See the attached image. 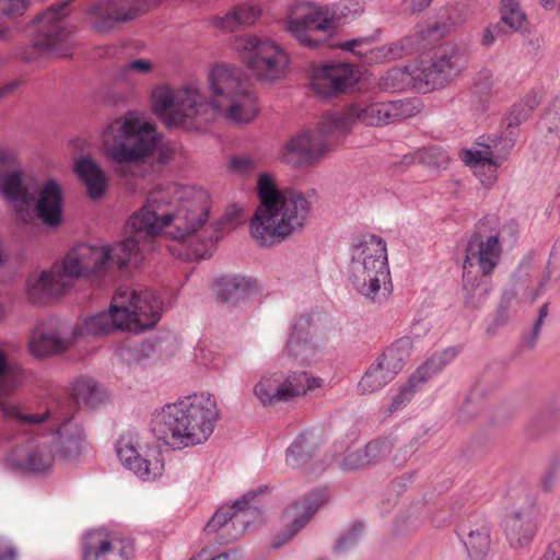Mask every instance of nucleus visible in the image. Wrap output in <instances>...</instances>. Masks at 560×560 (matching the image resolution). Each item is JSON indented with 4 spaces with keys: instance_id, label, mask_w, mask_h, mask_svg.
<instances>
[{
    "instance_id": "f257e3e1",
    "label": "nucleus",
    "mask_w": 560,
    "mask_h": 560,
    "mask_svg": "<svg viewBox=\"0 0 560 560\" xmlns=\"http://www.w3.org/2000/svg\"><path fill=\"white\" fill-rule=\"evenodd\" d=\"M209 195L202 188L177 183L156 185L143 206L127 221L131 234L115 245L77 244L46 270L26 279V295L34 304L68 293L78 280L101 283L113 266H127L141 250L140 241L156 237L184 241L209 219Z\"/></svg>"
},
{
    "instance_id": "f03ea898",
    "label": "nucleus",
    "mask_w": 560,
    "mask_h": 560,
    "mask_svg": "<svg viewBox=\"0 0 560 560\" xmlns=\"http://www.w3.org/2000/svg\"><path fill=\"white\" fill-rule=\"evenodd\" d=\"M207 83L209 98L194 81L178 89L156 85L151 93L153 113L167 127L194 131L205 130L214 114L236 125L250 124L258 117V97L236 67L228 63L212 66Z\"/></svg>"
},
{
    "instance_id": "7ed1b4c3",
    "label": "nucleus",
    "mask_w": 560,
    "mask_h": 560,
    "mask_svg": "<svg viewBox=\"0 0 560 560\" xmlns=\"http://www.w3.org/2000/svg\"><path fill=\"white\" fill-rule=\"evenodd\" d=\"M284 27L303 47L318 49L325 45L335 46L329 44V39L335 34L336 22L326 5L295 1L284 18ZM439 31L436 24L418 25L413 34L386 46L372 48L369 39H352L336 46L353 52L364 62H382L419 51Z\"/></svg>"
},
{
    "instance_id": "20e7f679",
    "label": "nucleus",
    "mask_w": 560,
    "mask_h": 560,
    "mask_svg": "<svg viewBox=\"0 0 560 560\" xmlns=\"http://www.w3.org/2000/svg\"><path fill=\"white\" fill-rule=\"evenodd\" d=\"M257 206L249 222V234L260 245L271 247L301 232L312 211L310 196L280 189L275 176L260 174L257 179Z\"/></svg>"
},
{
    "instance_id": "39448f33",
    "label": "nucleus",
    "mask_w": 560,
    "mask_h": 560,
    "mask_svg": "<svg viewBox=\"0 0 560 560\" xmlns=\"http://www.w3.org/2000/svg\"><path fill=\"white\" fill-rule=\"evenodd\" d=\"M14 149L0 147V194L12 206L20 221L32 223L37 217L45 225L56 228L62 221V188L48 178L42 183L25 179L14 167Z\"/></svg>"
},
{
    "instance_id": "423d86ee",
    "label": "nucleus",
    "mask_w": 560,
    "mask_h": 560,
    "mask_svg": "<svg viewBox=\"0 0 560 560\" xmlns=\"http://www.w3.org/2000/svg\"><path fill=\"white\" fill-rule=\"evenodd\" d=\"M220 419L213 395L200 392L165 405L152 420L154 435L174 450L205 443Z\"/></svg>"
},
{
    "instance_id": "0eeeda50",
    "label": "nucleus",
    "mask_w": 560,
    "mask_h": 560,
    "mask_svg": "<svg viewBox=\"0 0 560 560\" xmlns=\"http://www.w3.org/2000/svg\"><path fill=\"white\" fill-rule=\"evenodd\" d=\"M162 302L148 289H118L107 312L88 316L72 329V340L108 335L115 330L139 332L156 325Z\"/></svg>"
},
{
    "instance_id": "6e6552de",
    "label": "nucleus",
    "mask_w": 560,
    "mask_h": 560,
    "mask_svg": "<svg viewBox=\"0 0 560 560\" xmlns=\"http://www.w3.org/2000/svg\"><path fill=\"white\" fill-rule=\"evenodd\" d=\"M158 141L153 124L136 112L112 120L102 133L104 151L115 163L116 173L124 178L145 174Z\"/></svg>"
},
{
    "instance_id": "1a4fd4ad",
    "label": "nucleus",
    "mask_w": 560,
    "mask_h": 560,
    "mask_svg": "<svg viewBox=\"0 0 560 560\" xmlns=\"http://www.w3.org/2000/svg\"><path fill=\"white\" fill-rule=\"evenodd\" d=\"M7 419L49 433L56 452L65 458H77L84 451L85 435L82 428L72 420L73 409L68 401L50 404L45 411L28 412L22 406L9 401L0 405Z\"/></svg>"
},
{
    "instance_id": "9d476101",
    "label": "nucleus",
    "mask_w": 560,
    "mask_h": 560,
    "mask_svg": "<svg viewBox=\"0 0 560 560\" xmlns=\"http://www.w3.org/2000/svg\"><path fill=\"white\" fill-rule=\"evenodd\" d=\"M349 275L361 295L372 301L386 299L392 290L386 242L370 235L353 245Z\"/></svg>"
},
{
    "instance_id": "9b49d317",
    "label": "nucleus",
    "mask_w": 560,
    "mask_h": 560,
    "mask_svg": "<svg viewBox=\"0 0 560 560\" xmlns=\"http://www.w3.org/2000/svg\"><path fill=\"white\" fill-rule=\"evenodd\" d=\"M502 254L499 234L482 238L474 235L466 247L463 264V282L466 304L479 307L490 290L486 279L498 266Z\"/></svg>"
},
{
    "instance_id": "f8f14e48",
    "label": "nucleus",
    "mask_w": 560,
    "mask_h": 560,
    "mask_svg": "<svg viewBox=\"0 0 560 560\" xmlns=\"http://www.w3.org/2000/svg\"><path fill=\"white\" fill-rule=\"evenodd\" d=\"M233 49L253 74L262 82L283 79L290 68V55L278 42L257 35H242L233 40Z\"/></svg>"
},
{
    "instance_id": "ddd939ff",
    "label": "nucleus",
    "mask_w": 560,
    "mask_h": 560,
    "mask_svg": "<svg viewBox=\"0 0 560 560\" xmlns=\"http://www.w3.org/2000/svg\"><path fill=\"white\" fill-rule=\"evenodd\" d=\"M418 112L419 102L417 100L358 102L349 105L342 112L330 113V118L325 124H328L330 128L339 129V133L345 136L357 121L368 126H382L411 117Z\"/></svg>"
},
{
    "instance_id": "4468645a",
    "label": "nucleus",
    "mask_w": 560,
    "mask_h": 560,
    "mask_svg": "<svg viewBox=\"0 0 560 560\" xmlns=\"http://www.w3.org/2000/svg\"><path fill=\"white\" fill-rule=\"evenodd\" d=\"M327 114L315 128H304L290 136L279 150V160L293 168H310L318 165L330 152L329 137L340 135L339 129L325 124Z\"/></svg>"
},
{
    "instance_id": "2eb2a0df",
    "label": "nucleus",
    "mask_w": 560,
    "mask_h": 560,
    "mask_svg": "<svg viewBox=\"0 0 560 560\" xmlns=\"http://www.w3.org/2000/svg\"><path fill=\"white\" fill-rule=\"evenodd\" d=\"M323 384L320 377L306 372H266L254 385L253 393L264 407H270L303 396Z\"/></svg>"
},
{
    "instance_id": "dca6fc26",
    "label": "nucleus",
    "mask_w": 560,
    "mask_h": 560,
    "mask_svg": "<svg viewBox=\"0 0 560 560\" xmlns=\"http://www.w3.org/2000/svg\"><path fill=\"white\" fill-rule=\"evenodd\" d=\"M116 454L121 465L143 481L155 480L164 471L161 453L153 446L142 443L139 434L128 431L119 435Z\"/></svg>"
},
{
    "instance_id": "f3484780",
    "label": "nucleus",
    "mask_w": 560,
    "mask_h": 560,
    "mask_svg": "<svg viewBox=\"0 0 560 560\" xmlns=\"http://www.w3.org/2000/svg\"><path fill=\"white\" fill-rule=\"evenodd\" d=\"M265 488L246 492L241 500L232 505H223L218 509L212 518L207 523L205 530L208 534L218 533L224 541H232L241 537L249 525L260 518V512L250 502L262 493Z\"/></svg>"
},
{
    "instance_id": "a211bd4d",
    "label": "nucleus",
    "mask_w": 560,
    "mask_h": 560,
    "mask_svg": "<svg viewBox=\"0 0 560 560\" xmlns=\"http://www.w3.org/2000/svg\"><path fill=\"white\" fill-rule=\"evenodd\" d=\"M66 5L67 3H60L52 7L35 21L34 44L48 56L67 57L72 50L71 30L65 20Z\"/></svg>"
},
{
    "instance_id": "6ab92c4d",
    "label": "nucleus",
    "mask_w": 560,
    "mask_h": 560,
    "mask_svg": "<svg viewBox=\"0 0 560 560\" xmlns=\"http://www.w3.org/2000/svg\"><path fill=\"white\" fill-rule=\"evenodd\" d=\"M466 58L460 48L454 43H444L433 52L428 65L422 61L420 72L416 78L424 91L444 88L465 68Z\"/></svg>"
},
{
    "instance_id": "aec40b11",
    "label": "nucleus",
    "mask_w": 560,
    "mask_h": 560,
    "mask_svg": "<svg viewBox=\"0 0 560 560\" xmlns=\"http://www.w3.org/2000/svg\"><path fill=\"white\" fill-rule=\"evenodd\" d=\"M360 78V72L346 62H326L313 67L311 86L319 97L326 98L345 93Z\"/></svg>"
},
{
    "instance_id": "412c9836",
    "label": "nucleus",
    "mask_w": 560,
    "mask_h": 560,
    "mask_svg": "<svg viewBox=\"0 0 560 560\" xmlns=\"http://www.w3.org/2000/svg\"><path fill=\"white\" fill-rule=\"evenodd\" d=\"M54 452L46 436L26 439L16 444L7 455L5 464L20 471L43 474L52 466Z\"/></svg>"
},
{
    "instance_id": "4be33fe9",
    "label": "nucleus",
    "mask_w": 560,
    "mask_h": 560,
    "mask_svg": "<svg viewBox=\"0 0 560 560\" xmlns=\"http://www.w3.org/2000/svg\"><path fill=\"white\" fill-rule=\"evenodd\" d=\"M130 544L104 528L88 532L82 542V560H129Z\"/></svg>"
},
{
    "instance_id": "5701e85b",
    "label": "nucleus",
    "mask_w": 560,
    "mask_h": 560,
    "mask_svg": "<svg viewBox=\"0 0 560 560\" xmlns=\"http://www.w3.org/2000/svg\"><path fill=\"white\" fill-rule=\"evenodd\" d=\"M161 0H139L140 4L135 5L132 0H110L105 4L95 5L90 11L93 28L104 33L110 31L119 22L133 19L140 11H144Z\"/></svg>"
},
{
    "instance_id": "b1692460",
    "label": "nucleus",
    "mask_w": 560,
    "mask_h": 560,
    "mask_svg": "<svg viewBox=\"0 0 560 560\" xmlns=\"http://www.w3.org/2000/svg\"><path fill=\"white\" fill-rule=\"evenodd\" d=\"M455 355L456 351L454 349H445L432 355L425 363L418 368L408 383L401 386L392 397V402L388 407L389 411L394 412L404 408L412 399L415 393L421 385L440 372Z\"/></svg>"
},
{
    "instance_id": "393cba45",
    "label": "nucleus",
    "mask_w": 560,
    "mask_h": 560,
    "mask_svg": "<svg viewBox=\"0 0 560 560\" xmlns=\"http://www.w3.org/2000/svg\"><path fill=\"white\" fill-rule=\"evenodd\" d=\"M428 332L425 325L417 323L409 335L393 342L378 359L394 375L402 370L416 351L423 350L422 337Z\"/></svg>"
},
{
    "instance_id": "a878e982",
    "label": "nucleus",
    "mask_w": 560,
    "mask_h": 560,
    "mask_svg": "<svg viewBox=\"0 0 560 560\" xmlns=\"http://www.w3.org/2000/svg\"><path fill=\"white\" fill-rule=\"evenodd\" d=\"M459 158L469 166L481 184L486 187L494 185L498 178V167L502 161L494 155L490 145L476 144L459 152Z\"/></svg>"
},
{
    "instance_id": "bb28decb",
    "label": "nucleus",
    "mask_w": 560,
    "mask_h": 560,
    "mask_svg": "<svg viewBox=\"0 0 560 560\" xmlns=\"http://www.w3.org/2000/svg\"><path fill=\"white\" fill-rule=\"evenodd\" d=\"M287 354L301 365H312L322 359L320 347L311 335L306 319L294 324L287 342Z\"/></svg>"
},
{
    "instance_id": "cd10ccee",
    "label": "nucleus",
    "mask_w": 560,
    "mask_h": 560,
    "mask_svg": "<svg viewBox=\"0 0 560 560\" xmlns=\"http://www.w3.org/2000/svg\"><path fill=\"white\" fill-rule=\"evenodd\" d=\"M537 523L529 508H513L504 520V534L510 546L515 549L528 547L536 536Z\"/></svg>"
},
{
    "instance_id": "c85d7f7f",
    "label": "nucleus",
    "mask_w": 560,
    "mask_h": 560,
    "mask_svg": "<svg viewBox=\"0 0 560 560\" xmlns=\"http://www.w3.org/2000/svg\"><path fill=\"white\" fill-rule=\"evenodd\" d=\"M462 541L470 560H485L491 550V529L489 523L478 516H471L459 527Z\"/></svg>"
},
{
    "instance_id": "c756f323",
    "label": "nucleus",
    "mask_w": 560,
    "mask_h": 560,
    "mask_svg": "<svg viewBox=\"0 0 560 560\" xmlns=\"http://www.w3.org/2000/svg\"><path fill=\"white\" fill-rule=\"evenodd\" d=\"M72 339L60 336L59 324L49 319L40 322L32 332L30 350L35 357L42 358L66 351Z\"/></svg>"
},
{
    "instance_id": "7c9ffc66",
    "label": "nucleus",
    "mask_w": 560,
    "mask_h": 560,
    "mask_svg": "<svg viewBox=\"0 0 560 560\" xmlns=\"http://www.w3.org/2000/svg\"><path fill=\"white\" fill-rule=\"evenodd\" d=\"M325 490L312 492L308 497L289 505L283 513V521L289 529V537H293L312 518L316 511L327 502Z\"/></svg>"
},
{
    "instance_id": "2f4dec72",
    "label": "nucleus",
    "mask_w": 560,
    "mask_h": 560,
    "mask_svg": "<svg viewBox=\"0 0 560 560\" xmlns=\"http://www.w3.org/2000/svg\"><path fill=\"white\" fill-rule=\"evenodd\" d=\"M79 177L86 186L88 194L93 199L101 198L107 189V177L104 171L92 159H80L74 166Z\"/></svg>"
},
{
    "instance_id": "473e14b6",
    "label": "nucleus",
    "mask_w": 560,
    "mask_h": 560,
    "mask_svg": "<svg viewBox=\"0 0 560 560\" xmlns=\"http://www.w3.org/2000/svg\"><path fill=\"white\" fill-rule=\"evenodd\" d=\"M261 14V9L252 2H244L234 7L224 16L214 19V24L225 32H232L242 25H252Z\"/></svg>"
},
{
    "instance_id": "72a5a7b5",
    "label": "nucleus",
    "mask_w": 560,
    "mask_h": 560,
    "mask_svg": "<svg viewBox=\"0 0 560 560\" xmlns=\"http://www.w3.org/2000/svg\"><path fill=\"white\" fill-rule=\"evenodd\" d=\"M218 295L223 302L237 303L255 290V282L244 277L224 278L219 283Z\"/></svg>"
},
{
    "instance_id": "f704fd0d",
    "label": "nucleus",
    "mask_w": 560,
    "mask_h": 560,
    "mask_svg": "<svg viewBox=\"0 0 560 560\" xmlns=\"http://www.w3.org/2000/svg\"><path fill=\"white\" fill-rule=\"evenodd\" d=\"M395 375L377 360L362 376L358 389L362 395L372 394L383 388Z\"/></svg>"
},
{
    "instance_id": "c9c22d12",
    "label": "nucleus",
    "mask_w": 560,
    "mask_h": 560,
    "mask_svg": "<svg viewBox=\"0 0 560 560\" xmlns=\"http://www.w3.org/2000/svg\"><path fill=\"white\" fill-rule=\"evenodd\" d=\"M501 21L514 32H523L527 28V16L523 11L520 0H500Z\"/></svg>"
},
{
    "instance_id": "e433bc0d",
    "label": "nucleus",
    "mask_w": 560,
    "mask_h": 560,
    "mask_svg": "<svg viewBox=\"0 0 560 560\" xmlns=\"http://www.w3.org/2000/svg\"><path fill=\"white\" fill-rule=\"evenodd\" d=\"M72 396L77 402L94 407L103 400L104 392L94 380L83 377L74 382Z\"/></svg>"
},
{
    "instance_id": "4c0bfd02",
    "label": "nucleus",
    "mask_w": 560,
    "mask_h": 560,
    "mask_svg": "<svg viewBox=\"0 0 560 560\" xmlns=\"http://www.w3.org/2000/svg\"><path fill=\"white\" fill-rule=\"evenodd\" d=\"M419 72V67L408 66L404 68H393L382 78V85L385 89L401 90L410 81H413L419 89L423 90V85H421L416 78V74Z\"/></svg>"
},
{
    "instance_id": "58836bf2",
    "label": "nucleus",
    "mask_w": 560,
    "mask_h": 560,
    "mask_svg": "<svg viewBox=\"0 0 560 560\" xmlns=\"http://www.w3.org/2000/svg\"><path fill=\"white\" fill-rule=\"evenodd\" d=\"M28 3L30 0H0V39H5L9 35L8 20L23 15Z\"/></svg>"
},
{
    "instance_id": "ea45409f",
    "label": "nucleus",
    "mask_w": 560,
    "mask_h": 560,
    "mask_svg": "<svg viewBox=\"0 0 560 560\" xmlns=\"http://www.w3.org/2000/svg\"><path fill=\"white\" fill-rule=\"evenodd\" d=\"M154 69V62L149 59H133L121 66L117 79L125 83H131L137 77L150 74Z\"/></svg>"
},
{
    "instance_id": "a19ab883",
    "label": "nucleus",
    "mask_w": 560,
    "mask_h": 560,
    "mask_svg": "<svg viewBox=\"0 0 560 560\" xmlns=\"http://www.w3.org/2000/svg\"><path fill=\"white\" fill-rule=\"evenodd\" d=\"M257 167L258 160L249 154L233 155L226 164L229 173L243 178L252 176Z\"/></svg>"
},
{
    "instance_id": "79ce46f5",
    "label": "nucleus",
    "mask_w": 560,
    "mask_h": 560,
    "mask_svg": "<svg viewBox=\"0 0 560 560\" xmlns=\"http://www.w3.org/2000/svg\"><path fill=\"white\" fill-rule=\"evenodd\" d=\"M419 164L432 166V167H444L448 162L447 152L441 147H428L418 150Z\"/></svg>"
},
{
    "instance_id": "37998d69",
    "label": "nucleus",
    "mask_w": 560,
    "mask_h": 560,
    "mask_svg": "<svg viewBox=\"0 0 560 560\" xmlns=\"http://www.w3.org/2000/svg\"><path fill=\"white\" fill-rule=\"evenodd\" d=\"M392 442L385 439L370 442L363 448V453L366 459H369V465H372L386 458L392 453Z\"/></svg>"
},
{
    "instance_id": "c03bdc74",
    "label": "nucleus",
    "mask_w": 560,
    "mask_h": 560,
    "mask_svg": "<svg viewBox=\"0 0 560 560\" xmlns=\"http://www.w3.org/2000/svg\"><path fill=\"white\" fill-rule=\"evenodd\" d=\"M338 466L345 471H352L369 466V459L364 456L363 448L350 447L338 460Z\"/></svg>"
},
{
    "instance_id": "a18cd8bd",
    "label": "nucleus",
    "mask_w": 560,
    "mask_h": 560,
    "mask_svg": "<svg viewBox=\"0 0 560 560\" xmlns=\"http://www.w3.org/2000/svg\"><path fill=\"white\" fill-rule=\"evenodd\" d=\"M304 440L296 439L287 450L285 464L290 468H298L305 460Z\"/></svg>"
},
{
    "instance_id": "49530a36",
    "label": "nucleus",
    "mask_w": 560,
    "mask_h": 560,
    "mask_svg": "<svg viewBox=\"0 0 560 560\" xmlns=\"http://www.w3.org/2000/svg\"><path fill=\"white\" fill-rule=\"evenodd\" d=\"M16 381H14L13 376L8 373L5 355L0 351V395H8L16 387Z\"/></svg>"
},
{
    "instance_id": "de8ad7c7",
    "label": "nucleus",
    "mask_w": 560,
    "mask_h": 560,
    "mask_svg": "<svg viewBox=\"0 0 560 560\" xmlns=\"http://www.w3.org/2000/svg\"><path fill=\"white\" fill-rule=\"evenodd\" d=\"M530 108L525 104H516L512 107L508 116V128L517 127L529 115Z\"/></svg>"
},
{
    "instance_id": "09e8293b",
    "label": "nucleus",
    "mask_w": 560,
    "mask_h": 560,
    "mask_svg": "<svg viewBox=\"0 0 560 560\" xmlns=\"http://www.w3.org/2000/svg\"><path fill=\"white\" fill-rule=\"evenodd\" d=\"M361 533V525L352 527L348 533H346L341 538L338 540L336 545L337 551H343L347 548L353 546Z\"/></svg>"
},
{
    "instance_id": "8fccbe9b",
    "label": "nucleus",
    "mask_w": 560,
    "mask_h": 560,
    "mask_svg": "<svg viewBox=\"0 0 560 560\" xmlns=\"http://www.w3.org/2000/svg\"><path fill=\"white\" fill-rule=\"evenodd\" d=\"M502 26L499 23L487 26L482 34L481 44L483 46H492L495 39L502 35Z\"/></svg>"
},
{
    "instance_id": "3c124183",
    "label": "nucleus",
    "mask_w": 560,
    "mask_h": 560,
    "mask_svg": "<svg viewBox=\"0 0 560 560\" xmlns=\"http://www.w3.org/2000/svg\"><path fill=\"white\" fill-rule=\"evenodd\" d=\"M0 560H16L15 547L4 538H0Z\"/></svg>"
},
{
    "instance_id": "603ef678",
    "label": "nucleus",
    "mask_w": 560,
    "mask_h": 560,
    "mask_svg": "<svg viewBox=\"0 0 560 560\" xmlns=\"http://www.w3.org/2000/svg\"><path fill=\"white\" fill-rule=\"evenodd\" d=\"M538 560H560V538L551 541Z\"/></svg>"
},
{
    "instance_id": "864d4df0",
    "label": "nucleus",
    "mask_w": 560,
    "mask_h": 560,
    "mask_svg": "<svg viewBox=\"0 0 560 560\" xmlns=\"http://www.w3.org/2000/svg\"><path fill=\"white\" fill-rule=\"evenodd\" d=\"M405 5L412 12H418L425 9L432 0H404Z\"/></svg>"
},
{
    "instance_id": "5fc2aeb1",
    "label": "nucleus",
    "mask_w": 560,
    "mask_h": 560,
    "mask_svg": "<svg viewBox=\"0 0 560 560\" xmlns=\"http://www.w3.org/2000/svg\"><path fill=\"white\" fill-rule=\"evenodd\" d=\"M347 14L357 15L364 11V3L360 0H350L345 7ZM346 15V13H343Z\"/></svg>"
},
{
    "instance_id": "6e6d98bb",
    "label": "nucleus",
    "mask_w": 560,
    "mask_h": 560,
    "mask_svg": "<svg viewBox=\"0 0 560 560\" xmlns=\"http://www.w3.org/2000/svg\"><path fill=\"white\" fill-rule=\"evenodd\" d=\"M226 217L231 219V224H237L243 219V208L233 206L226 212Z\"/></svg>"
},
{
    "instance_id": "4d7b16f0",
    "label": "nucleus",
    "mask_w": 560,
    "mask_h": 560,
    "mask_svg": "<svg viewBox=\"0 0 560 560\" xmlns=\"http://www.w3.org/2000/svg\"><path fill=\"white\" fill-rule=\"evenodd\" d=\"M398 163L402 166H409L411 164L419 163L418 150L404 154Z\"/></svg>"
},
{
    "instance_id": "13d9d810",
    "label": "nucleus",
    "mask_w": 560,
    "mask_h": 560,
    "mask_svg": "<svg viewBox=\"0 0 560 560\" xmlns=\"http://www.w3.org/2000/svg\"><path fill=\"white\" fill-rule=\"evenodd\" d=\"M210 560H238V555L235 550H229L217 557L211 558Z\"/></svg>"
},
{
    "instance_id": "bf43d9fd",
    "label": "nucleus",
    "mask_w": 560,
    "mask_h": 560,
    "mask_svg": "<svg viewBox=\"0 0 560 560\" xmlns=\"http://www.w3.org/2000/svg\"><path fill=\"white\" fill-rule=\"evenodd\" d=\"M217 236H211L209 242L205 245V249L203 250H196V256L198 258H205L208 254H209V250L210 248L212 247L213 243L217 241Z\"/></svg>"
},
{
    "instance_id": "052dcab7",
    "label": "nucleus",
    "mask_w": 560,
    "mask_h": 560,
    "mask_svg": "<svg viewBox=\"0 0 560 560\" xmlns=\"http://www.w3.org/2000/svg\"><path fill=\"white\" fill-rule=\"evenodd\" d=\"M547 304L542 305L540 311H539V317L535 324V332H537L540 328V326L542 325V322H544V318L547 316Z\"/></svg>"
},
{
    "instance_id": "680f3d73",
    "label": "nucleus",
    "mask_w": 560,
    "mask_h": 560,
    "mask_svg": "<svg viewBox=\"0 0 560 560\" xmlns=\"http://www.w3.org/2000/svg\"><path fill=\"white\" fill-rule=\"evenodd\" d=\"M15 86H16L15 82H12V83L8 84L5 88L0 90V95L7 94L9 91L14 90Z\"/></svg>"
},
{
    "instance_id": "e2e57ef3",
    "label": "nucleus",
    "mask_w": 560,
    "mask_h": 560,
    "mask_svg": "<svg viewBox=\"0 0 560 560\" xmlns=\"http://www.w3.org/2000/svg\"><path fill=\"white\" fill-rule=\"evenodd\" d=\"M553 2H555V0H541V5L545 9L549 10L553 7Z\"/></svg>"
},
{
    "instance_id": "0e129e2a",
    "label": "nucleus",
    "mask_w": 560,
    "mask_h": 560,
    "mask_svg": "<svg viewBox=\"0 0 560 560\" xmlns=\"http://www.w3.org/2000/svg\"><path fill=\"white\" fill-rule=\"evenodd\" d=\"M4 314H5L4 306L0 304V322H1V320H2V318L4 317Z\"/></svg>"
},
{
    "instance_id": "69168bd1",
    "label": "nucleus",
    "mask_w": 560,
    "mask_h": 560,
    "mask_svg": "<svg viewBox=\"0 0 560 560\" xmlns=\"http://www.w3.org/2000/svg\"><path fill=\"white\" fill-rule=\"evenodd\" d=\"M211 368L213 369H219L220 368V360L215 361V362H212L211 363Z\"/></svg>"
}]
</instances>
